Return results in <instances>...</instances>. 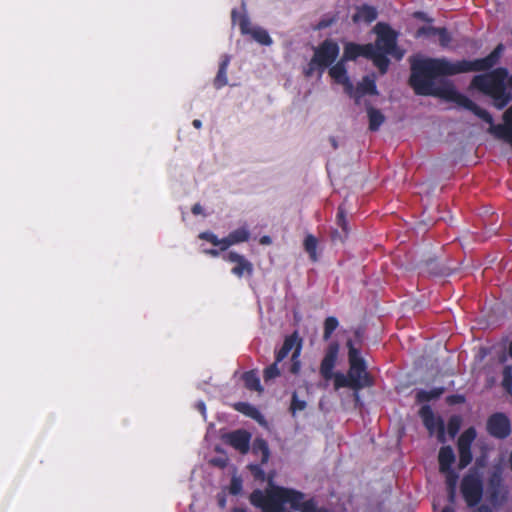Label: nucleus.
I'll use <instances>...</instances> for the list:
<instances>
[{
	"label": "nucleus",
	"instance_id": "f257e3e1",
	"mask_svg": "<svg viewBox=\"0 0 512 512\" xmlns=\"http://www.w3.org/2000/svg\"><path fill=\"white\" fill-rule=\"evenodd\" d=\"M503 44H498L486 57L475 60H458L451 62L446 58H423L411 62L409 85L416 95L435 96L471 111L475 116L488 124L493 123L492 115L478 106L466 95L457 91L454 84L445 81L436 86L434 79L441 76H454L461 73L488 71L500 60Z\"/></svg>",
	"mask_w": 512,
	"mask_h": 512
},
{
	"label": "nucleus",
	"instance_id": "f03ea898",
	"mask_svg": "<svg viewBox=\"0 0 512 512\" xmlns=\"http://www.w3.org/2000/svg\"><path fill=\"white\" fill-rule=\"evenodd\" d=\"M305 498L304 493L280 486L272 487L263 492L255 490L250 495L253 506L260 508L262 512H289L285 504H290L293 510H299Z\"/></svg>",
	"mask_w": 512,
	"mask_h": 512
},
{
	"label": "nucleus",
	"instance_id": "7ed1b4c3",
	"mask_svg": "<svg viewBox=\"0 0 512 512\" xmlns=\"http://www.w3.org/2000/svg\"><path fill=\"white\" fill-rule=\"evenodd\" d=\"M471 86L493 99L494 106L501 110L512 100V93L507 90L508 70L498 67L492 71L473 77Z\"/></svg>",
	"mask_w": 512,
	"mask_h": 512
},
{
	"label": "nucleus",
	"instance_id": "20e7f679",
	"mask_svg": "<svg viewBox=\"0 0 512 512\" xmlns=\"http://www.w3.org/2000/svg\"><path fill=\"white\" fill-rule=\"evenodd\" d=\"M340 48L339 45L331 40L325 39L316 48H314V54L303 69V74L306 78H311L315 72H318L319 77L322 76L325 69L330 67L339 56Z\"/></svg>",
	"mask_w": 512,
	"mask_h": 512
},
{
	"label": "nucleus",
	"instance_id": "39448f33",
	"mask_svg": "<svg viewBox=\"0 0 512 512\" xmlns=\"http://www.w3.org/2000/svg\"><path fill=\"white\" fill-rule=\"evenodd\" d=\"M339 353V344L336 341L329 343L325 355L320 364V374L325 380L334 378L335 389L351 388L356 391V386L351 382L350 377L342 373H333Z\"/></svg>",
	"mask_w": 512,
	"mask_h": 512
},
{
	"label": "nucleus",
	"instance_id": "423d86ee",
	"mask_svg": "<svg viewBox=\"0 0 512 512\" xmlns=\"http://www.w3.org/2000/svg\"><path fill=\"white\" fill-rule=\"evenodd\" d=\"M348 359H349V370L348 376L351 382L356 386V391L372 387L374 385L373 377L367 372V366L365 360L360 356V352L354 347L353 342L348 340Z\"/></svg>",
	"mask_w": 512,
	"mask_h": 512
},
{
	"label": "nucleus",
	"instance_id": "0eeeda50",
	"mask_svg": "<svg viewBox=\"0 0 512 512\" xmlns=\"http://www.w3.org/2000/svg\"><path fill=\"white\" fill-rule=\"evenodd\" d=\"M373 30L377 36L375 44H373L375 48L388 53L397 60H401L404 56V51L397 46L398 33L385 22H378Z\"/></svg>",
	"mask_w": 512,
	"mask_h": 512
},
{
	"label": "nucleus",
	"instance_id": "6e6552de",
	"mask_svg": "<svg viewBox=\"0 0 512 512\" xmlns=\"http://www.w3.org/2000/svg\"><path fill=\"white\" fill-rule=\"evenodd\" d=\"M462 497L468 507H476L483 497V481L477 472H469L460 483Z\"/></svg>",
	"mask_w": 512,
	"mask_h": 512
},
{
	"label": "nucleus",
	"instance_id": "1a4fd4ad",
	"mask_svg": "<svg viewBox=\"0 0 512 512\" xmlns=\"http://www.w3.org/2000/svg\"><path fill=\"white\" fill-rule=\"evenodd\" d=\"M487 492L492 504H501L506 500L507 491L503 483V468L494 465L487 480Z\"/></svg>",
	"mask_w": 512,
	"mask_h": 512
},
{
	"label": "nucleus",
	"instance_id": "9d476101",
	"mask_svg": "<svg viewBox=\"0 0 512 512\" xmlns=\"http://www.w3.org/2000/svg\"><path fill=\"white\" fill-rule=\"evenodd\" d=\"M232 22H238L242 34H250L255 41L261 45L270 46L273 41L269 33L263 28H250V20L245 14H241L237 9L231 12Z\"/></svg>",
	"mask_w": 512,
	"mask_h": 512
},
{
	"label": "nucleus",
	"instance_id": "9b49d317",
	"mask_svg": "<svg viewBox=\"0 0 512 512\" xmlns=\"http://www.w3.org/2000/svg\"><path fill=\"white\" fill-rule=\"evenodd\" d=\"M476 436L477 433L475 428L469 427L458 438L457 447L459 452V469H464L471 463L473 459L471 445Z\"/></svg>",
	"mask_w": 512,
	"mask_h": 512
},
{
	"label": "nucleus",
	"instance_id": "f8f14e48",
	"mask_svg": "<svg viewBox=\"0 0 512 512\" xmlns=\"http://www.w3.org/2000/svg\"><path fill=\"white\" fill-rule=\"evenodd\" d=\"M486 430L496 439H505L511 433L510 420L504 413H493L487 419Z\"/></svg>",
	"mask_w": 512,
	"mask_h": 512
},
{
	"label": "nucleus",
	"instance_id": "ddd939ff",
	"mask_svg": "<svg viewBox=\"0 0 512 512\" xmlns=\"http://www.w3.org/2000/svg\"><path fill=\"white\" fill-rule=\"evenodd\" d=\"M349 97L353 98L355 104H360V100L365 95L376 96L379 94L376 86V80L374 76L366 75L353 89L351 92H345Z\"/></svg>",
	"mask_w": 512,
	"mask_h": 512
},
{
	"label": "nucleus",
	"instance_id": "4468645a",
	"mask_svg": "<svg viewBox=\"0 0 512 512\" xmlns=\"http://www.w3.org/2000/svg\"><path fill=\"white\" fill-rule=\"evenodd\" d=\"M419 415L429 433L433 434L435 430H438L440 441H444V422L440 417L435 416L432 408L429 405H423L419 410Z\"/></svg>",
	"mask_w": 512,
	"mask_h": 512
},
{
	"label": "nucleus",
	"instance_id": "2eb2a0df",
	"mask_svg": "<svg viewBox=\"0 0 512 512\" xmlns=\"http://www.w3.org/2000/svg\"><path fill=\"white\" fill-rule=\"evenodd\" d=\"M250 441L251 434L244 429L232 431L225 436V442L241 454L248 453L250 449Z\"/></svg>",
	"mask_w": 512,
	"mask_h": 512
},
{
	"label": "nucleus",
	"instance_id": "dca6fc26",
	"mask_svg": "<svg viewBox=\"0 0 512 512\" xmlns=\"http://www.w3.org/2000/svg\"><path fill=\"white\" fill-rule=\"evenodd\" d=\"M346 60L343 57L335 64L333 63L329 68L330 77L337 83L341 84L344 88V92H351L353 89V83L351 82L346 68Z\"/></svg>",
	"mask_w": 512,
	"mask_h": 512
},
{
	"label": "nucleus",
	"instance_id": "f3484780",
	"mask_svg": "<svg viewBox=\"0 0 512 512\" xmlns=\"http://www.w3.org/2000/svg\"><path fill=\"white\" fill-rule=\"evenodd\" d=\"M224 260L235 263L236 265L232 268L231 272L235 276L241 278L244 274L252 275L253 273V264L247 260L243 255L238 254L237 252H229L224 257Z\"/></svg>",
	"mask_w": 512,
	"mask_h": 512
},
{
	"label": "nucleus",
	"instance_id": "a211bd4d",
	"mask_svg": "<svg viewBox=\"0 0 512 512\" xmlns=\"http://www.w3.org/2000/svg\"><path fill=\"white\" fill-rule=\"evenodd\" d=\"M374 45L372 43L368 44H357L354 42H348L344 46L343 51V60L346 61H355L359 57H364L366 59L371 56L372 49Z\"/></svg>",
	"mask_w": 512,
	"mask_h": 512
},
{
	"label": "nucleus",
	"instance_id": "6ab92c4d",
	"mask_svg": "<svg viewBox=\"0 0 512 512\" xmlns=\"http://www.w3.org/2000/svg\"><path fill=\"white\" fill-rule=\"evenodd\" d=\"M377 16L378 12L375 7L368 4H363L356 7V12L352 16V21L355 24L361 22L370 24L377 19Z\"/></svg>",
	"mask_w": 512,
	"mask_h": 512
},
{
	"label": "nucleus",
	"instance_id": "aec40b11",
	"mask_svg": "<svg viewBox=\"0 0 512 512\" xmlns=\"http://www.w3.org/2000/svg\"><path fill=\"white\" fill-rule=\"evenodd\" d=\"M365 108L369 122L368 129L371 132L378 131L386 120L385 115L379 109L374 108L370 102L365 103Z\"/></svg>",
	"mask_w": 512,
	"mask_h": 512
},
{
	"label": "nucleus",
	"instance_id": "412c9836",
	"mask_svg": "<svg viewBox=\"0 0 512 512\" xmlns=\"http://www.w3.org/2000/svg\"><path fill=\"white\" fill-rule=\"evenodd\" d=\"M298 343H300V345L302 346V340L298 337L297 332H294L292 335L287 336L284 339L282 347L276 352V362L283 361L288 356L292 349L295 350Z\"/></svg>",
	"mask_w": 512,
	"mask_h": 512
},
{
	"label": "nucleus",
	"instance_id": "4be33fe9",
	"mask_svg": "<svg viewBox=\"0 0 512 512\" xmlns=\"http://www.w3.org/2000/svg\"><path fill=\"white\" fill-rule=\"evenodd\" d=\"M439 470L445 472L452 470V465L455 462V454L451 446H443L438 454Z\"/></svg>",
	"mask_w": 512,
	"mask_h": 512
},
{
	"label": "nucleus",
	"instance_id": "5701e85b",
	"mask_svg": "<svg viewBox=\"0 0 512 512\" xmlns=\"http://www.w3.org/2000/svg\"><path fill=\"white\" fill-rule=\"evenodd\" d=\"M230 61H231V57L227 54H224L221 57V61L219 63V69H218V72H217V74L214 78V82H213L214 87L216 89H221L227 85V83H228L227 70H228Z\"/></svg>",
	"mask_w": 512,
	"mask_h": 512
},
{
	"label": "nucleus",
	"instance_id": "b1692460",
	"mask_svg": "<svg viewBox=\"0 0 512 512\" xmlns=\"http://www.w3.org/2000/svg\"><path fill=\"white\" fill-rule=\"evenodd\" d=\"M252 454L260 457L261 464H266L270 457V450L265 439L257 437L252 444Z\"/></svg>",
	"mask_w": 512,
	"mask_h": 512
},
{
	"label": "nucleus",
	"instance_id": "393cba45",
	"mask_svg": "<svg viewBox=\"0 0 512 512\" xmlns=\"http://www.w3.org/2000/svg\"><path fill=\"white\" fill-rule=\"evenodd\" d=\"M421 34L438 35L440 45L443 47L448 46V44L451 42V35L449 34L448 30L444 27H421L418 30V35Z\"/></svg>",
	"mask_w": 512,
	"mask_h": 512
},
{
	"label": "nucleus",
	"instance_id": "a878e982",
	"mask_svg": "<svg viewBox=\"0 0 512 512\" xmlns=\"http://www.w3.org/2000/svg\"><path fill=\"white\" fill-rule=\"evenodd\" d=\"M388 53H384L381 50H377L375 46L372 49L371 56H369V60H371L379 70L381 74H385L388 71L390 60L387 57Z\"/></svg>",
	"mask_w": 512,
	"mask_h": 512
},
{
	"label": "nucleus",
	"instance_id": "bb28decb",
	"mask_svg": "<svg viewBox=\"0 0 512 512\" xmlns=\"http://www.w3.org/2000/svg\"><path fill=\"white\" fill-rule=\"evenodd\" d=\"M241 379L246 389L262 393L264 391L256 370H249L242 374Z\"/></svg>",
	"mask_w": 512,
	"mask_h": 512
},
{
	"label": "nucleus",
	"instance_id": "cd10ccee",
	"mask_svg": "<svg viewBox=\"0 0 512 512\" xmlns=\"http://www.w3.org/2000/svg\"><path fill=\"white\" fill-rule=\"evenodd\" d=\"M444 392V387H435L429 391L421 389L416 392L415 398L418 403H427L440 398Z\"/></svg>",
	"mask_w": 512,
	"mask_h": 512
},
{
	"label": "nucleus",
	"instance_id": "c85d7f7f",
	"mask_svg": "<svg viewBox=\"0 0 512 512\" xmlns=\"http://www.w3.org/2000/svg\"><path fill=\"white\" fill-rule=\"evenodd\" d=\"M233 408L236 411H238V412L242 413L243 415L248 416L252 419H258L259 417H261L259 410L255 406H253L247 402H237V403L233 404Z\"/></svg>",
	"mask_w": 512,
	"mask_h": 512
},
{
	"label": "nucleus",
	"instance_id": "c756f323",
	"mask_svg": "<svg viewBox=\"0 0 512 512\" xmlns=\"http://www.w3.org/2000/svg\"><path fill=\"white\" fill-rule=\"evenodd\" d=\"M317 245L318 241L316 237L309 234L304 239V249L309 254L310 259L315 262L317 261Z\"/></svg>",
	"mask_w": 512,
	"mask_h": 512
},
{
	"label": "nucleus",
	"instance_id": "7c9ffc66",
	"mask_svg": "<svg viewBox=\"0 0 512 512\" xmlns=\"http://www.w3.org/2000/svg\"><path fill=\"white\" fill-rule=\"evenodd\" d=\"M491 130L494 134H496L498 138L504 139L508 143L512 141V126L504 123L497 126H492Z\"/></svg>",
	"mask_w": 512,
	"mask_h": 512
},
{
	"label": "nucleus",
	"instance_id": "2f4dec72",
	"mask_svg": "<svg viewBox=\"0 0 512 512\" xmlns=\"http://www.w3.org/2000/svg\"><path fill=\"white\" fill-rule=\"evenodd\" d=\"M339 321L334 316H329L324 321V331H323V340L328 341L333 332L338 328Z\"/></svg>",
	"mask_w": 512,
	"mask_h": 512
},
{
	"label": "nucleus",
	"instance_id": "473e14b6",
	"mask_svg": "<svg viewBox=\"0 0 512 512\" xmlns=\"http://www.w3.org/2000/svg\"><path fill=\"white\" fill-rule=\"evenodd\" d=\"M228 235H229L230 240L232 241L233 245H235L238 243L248 241V239L250 237V232L248 231V229L241 227V228H238V229L230 232Z\"/></svg>",
	"mask_w": 512,
	"mask_h": 512
},
{
	"label": "nucleus",
	"instance_id": "72a5a7b5",
	"mask_svg": "<svg viewBox=\"0 0 512 512\" xmlns=\"http://www.w3.org/2000/svg\"><path fill=\"white\" fill-rule=\"evenodd\" d=\"M300 352H301V345H300V343H298V345L295 348V350L293 351V354L291 357V364H290V368H289V371L291 374L297 375L300 372V369H301V362L299 359Z\"/></svg>",
	"mask_w": 512,
	"mask_h": 512
},
{
	"label": "nucleus",
	"instance_id": "f704fd0d",
	"mask_svg": "<svg viewBox=\"0 0 512 512\" xmlns=\"http://www.w3.org/2000/svg\"><path fill=\"white\" fill-rule=\"evenodd\" d=\"M279 362H274L263 370V379L266 383L280 376Z\"/></svg>",
	"mask_w": 512,
	"mask_h": 512
},
{
	"label": "nucleus",
	"instance_id": "c9c22d12",
	"mask_svg": "<svg viewBox=\"0 0 512 512\" xmlns=\"http://www.w3.org/2000/svg\"><path fill=\"white\" fill-rule=\"evenodd\" d=\"M306 406V401L299 399L297 393L293 392L290 404L291 413L295 415L297 412L303 411L306 408Z\"/></svg>",
	"mask_w": 512,
	"mask_h": 512
},
{
	"label": "nucleus",
	"instance_id": "e433bc0d",
	"mask_svg": "<svg viewBox=\"0 0 512 512\" xmlns=\"http://www.w3.org/2000/svg\"><path fill=\"white\" fill-rule=\"evenodd\" d=\"M502 386L503 388L508 391V392H511L512 390V367L511 366H505L503 368V372H502Z\"/></svg>",
	"mask_w": 512,
	"mask_h": 512
},
{
	"label": "nucleus",
	"instance_id": "4c0bfd02",
	"mask_svg": "<svg viewBox=\"0 0 512 512\" xmlns=\"http://www.w3.org/2000/svg\"><path fill=\"white\" fill-rule=\"evenodd\" d=\"M262 465L263 464H261V462L259 464H249L248 465L249 471L251 472V474L253 475V477L256 480H260V481L265 480V472L261 467Z\"/></svg>",
	"mask_w": 512,
	"mask_h": 512
},
{
	"label": "nucleus",
	"instance_id": "58836bf2",
	"mask_svg": "<svg viewBox=\"0 0 512 512\" xmlns=\"http://www.w3.org/2000/svg\"><path fill=\"white\" fill-rule=\"evenodd\" d=\"M320 510L321 507H318L316 501L312 498L309 500L304 499L299 509L301 512H320Z\"/></svg>",
	"mask_w": 512,
	"mask_h": 512
},
{
	"label": "nucleus",
	"instance_id": "ea45409f",
	"mask_svg": "<svg viewBox=\"0 0 512 512\" xmlns=\"http://www.w3.org/2000/svg\"><path fill=\"white\" fill-rule=\"evenodd\" d=\"M460 425H461V418L459 416L450 417V419L448 421V432L452 437H454L458 433V431L460 429Z\"/></svg>",
	"mask_w": 512,
	"mask_h": 512
},
{
	"label": "nucleus",
	"instance_id": "a19ab883",
	"mask_svg": "<svg viewBox=\"0 0 512 512\" xmlns=\"http://www.w3.org/2000/svg\"><path fill=\"white\" fill-rule=\"evenodd\" d=\"M337 224L342 228V230L344 232H347V219H346V210L345 208L343 207V205H340L338 207V211H337Z\"/></svg>",
	"mask_w": 512,
	"mask_h": 512
},
{
	"label": "nucleus",
	"instance_id": "79ce46f5",
	"mask_svg": "<svg viewBox=\"0 0 512 512\" xmlns=\"http://www.w3.org/2000/svg\"><path fill=\"white\" fill-rule=\"evenodd\" d=\"M443 473L446 474L447 489H456L457 481H458L457 473L453 469L449 470V471H445Z\"/></svg>",
	"mask_w": 512,
	"mask_h": 512
},
{
	"label": "nucleus",
	"instance_id": "37998d69",
	"mask_svg": "<svg viewBox=\"0 0 512 512\" xmlns=\"http://www.w3.org/2000/svg\"><path fill=\"white\" fill-rule=\"evenodd\" d=\"M198 237L202 240L208 241L209 243H211L214 246H218L219 238L217 237V235H215L214 233H212L210 231L201 232Z\"/></svg>",
	"mask_w": 512,
	"mask_h": 512
},
{
	"label": "nucleus",
	"instance_id": "c03bdc74",
	"mask_svg": "<svg viewBox=\"0 0 512 512\" xmlns=\"http://www.w3.org/2000/svg\"><path fill=\"white\" fill-rule=\"evenodd\" d=\"M466 398L462 394H452L446 397V403L450 406L465 403Z\"/></svg>",
	"mask_w": 512,
	"mask_h": 512
},
{
	"label": "nucleus",
	"instance_id": "a18cd8bd",
	"mask_svg": "<svg viewBox=\"0 0 512 512\" xmlns=\"http://www.w3.org/2000/svg\"><path fill=\"white\" fill-rule=\"evenodd\" d=\"M425 266L427 272L433 274V275H439L442 274V271L439 269H436V261L435 259L431 258L425 261Z\"/></svg>",
	"mask_w": 512,
	"mask_h": 512
},
{
	"label": "nucleus",
	"instance_id": "49530a36",
	"mask_svg": "<svg viewBox=\"0 0 512 512\" xmlns=\"http://www.w3.org/2000/svg\"><path fill=\"white\" fill-rule=\"evenodd\" d=\"M241 490H242L241 480L238 478H233L231 480V484H230V493L233 495H237L240 493Z\"/></svg>",
	"mask_w": 512,
	"mask_h": 512
},
{
	"label": "nucleus",
	"instance_id": "de8ad7c7",
	"mask_svg": "<svg viewBox=\"0 0 512 512\" xmlns=\"http://www.w3.org/2000/svg\"><path fill=\"white\" fill-rule=\"evenodd\" d=\"M233 243L232 241L230 240V237L229 235L222 238V239H218V246L220 247L219 249L221 251H225L227 250L230 246H232Z\"/></svg>",
	"mask_w": 512,
	"mask_h": 512
},
{
	"label": "nucleus",
	"instance_id": "09e8293b",
	"mask_svg": "<svg viewBox=\"0 0 512 512\" xmlns=\"http://www.w3.org/2000/svg\"><path fill=\"white\" fill-rule=\"evenodd\" d=\"M503 121L505 124L512 126V105L504 112Z\"/></svg>",
	"mask_w": 512,
	"mask_h": 512
},
{
	"label": "nucleus",
	"instance_id": "8fccbe9b",
	"mask_svg": "<svg viewBox=\"0 0 512 512\" xmlns=\"http://www.w3.org/2000/svg\"><path fill=\"white\" fill-rule=\"evenodd\" d=\"M333 22H334V19H332V18L331 19H322L318 22L316 28L318 30L325 29V28L331 26Z\"/></svg>",
	"mask_w": 512,
	"mask_h": 512
},
{
	"label": "nucleus",
	"instance_id": "3c124183",
	"mask_svg": "<svg viewBox=\"0 0 512 512\" xmlns=\"http://www.w3.org/2000/svg\"><path fill=\"white\" fill-rule=\"evenodd\" d=\"M447 497L449 503L454 504L456 499V489H447Z\"/></svg>",
	"mask_w": 512,
	"mask_h": 512
},
{
	"label": "nucleus",
	"instance_id": "603ef678",
	"mask_svg": "<svg viewBox=\"0 0 512 512\" xmlns=\"http://www.w3.org/2000/svg\"><path fill=\"white\" fill-rule=\"evenodd\" d=\"M203 252L206 255H209L211 257L216 258V257H218L220 255L221 250L220 249H213V248H211V249H205Z\"/></svg>",
	"mask_w": 512,
	"mask_h": 512
},
{
	"label": "nucleus",
	"instance_id": "864d4df0",
	"mask_svg": "<svg viewBox=\"0 0 512 512\" xmlns=\"http://www.w3.org/2000/svg\"><path fill=\"white\" fill-rule=\"evenodd\" d=\"M191 212L194 214V215H200L202 214L203 212V208L202 206L199 204V203H196L192 206L191 208Z\"/></svg>",
	"mask_w": 512,
	"mask_h": 512
},
{
	"label": "nucleus",
	"instance_id": "5fc2aeb1",
	"mask_svg": "<svg viewBox=\"0 0 512 512\" xmlns=\"http://www.w3.org/2000/svg\"><path fill=\"white\" fill-rule=\"evenodd\" d=\"M473 512H492L491 508L487 505H480Z\"/></svg>",
	"mask_w": 512,
	"mask_h": 512
},
{
	"label": "nucleus",
	"instance_id": "6e6d98bb",
	"mask_svg": "<svg viewBox=\"0 0 512 512\" xmlns=\"http://www.w3.org/2000/svg\"><path fill=\"white\" fill-rule=\"evenodd\" d=\"M197 408H198V410H199L203 415H205V412H206V406H205V403H204V402H199V403H197Z\"/></svg>",
	"mask_w": 512,
	"mask_h": 512
},
{
	"label": "nucleus",
	"instance_id": "4d7b16f0",
	"mask_svg": "<svg viewBox=\"0 0 512 512\" xmlns=\"http://www.w3.org/2000/svg\"><path fill=\"white\" fill-rule=\"evenodd\" d=\"M329 141H330V143H331V145H332L333 149H337V148H338V143H337V140H336V138H335V137L331 136V137L329 138Z\"/></svg>",
	"mask_w": 512,
	"mask_h": 512
},
{
	"label": "nucleus",
	"instance_id": "13d9d810",
	"mask_svg": "<svg viewBox=\"0 0 512 512\" xmlns=\"http://www.w3.org/2000/svg\"><path fill=\"white\" fill-rule=\"evenodd\" d=\"M260 243L261 244H270L271 243V238L269 236H263L260 239Z\"/></svg>",
	"mask_w": 512,
	"mask_h": 512
},
{
	"label": "nucleus",
	"instance_id": "bf43d9fd",
	"mask_svg": "<svg viewBox=\"0 0 512 512\" xmlns=\"http://www.w3.org/2000/svg\"><path fill=\"white\" fill-rule=\"evenodd\" d=\"M192 124H193V126H194L196 129H199V128H201V126H202V122H201V120H199V119H194V120H193V122H192Z\"/></svg>",
	"mask_w": 512,
	"mask_h": 512
},
{
	"label": "nucleus",
	"instance_id": "052dcab7",
	"mask_svg": "<svg viewBox=\"0 0 512 512\" xmlns=\"http://www.w3.org/2000/svg\"><path fill=\"white\" fill-rule=\"evenodd\" d=\"M441 512H455V509L452 506H445Z\"/></svg>",
	"mask_w": 512,
	"mask_h": 512
},
{
	"label": "nucleus",
	"instance_id": "680f3d73",
	"mask_svg": "<svg viewBox=\"0 0 512 512\" xmlns=\"http://www.w3.org/2000/svg\"><path fill=\"white\" fill-rule=\"evenodd\" d=\"M213 463H215L216 465H218L220 467H224L226 464L224 460H214Z\"/></svg>",
	"mask_w": 512,
	"mask_h": 512
},
{
	"label": "nucleus",
	"instance_id": "e2e57ef3",
	"mask_svg": "<svg viewBox=\"0 0 512 512\" xmlns=\"http://www.w3.org/2000/svg\"><path fill=\"white\" fill-rule=\"evenodd\" d=\"M232 512H246V510L244 508L236 507Z\"/></svg>",
	"mask_w": 512,
	"mask_h": 512
},
{
	"label": "nucleus",
	"instance_id": "0e129e2a",
	"mask_svg": "<svg viewBox=\"0 0 512 512\" xmlns=\"http://www.w3.org/2000/svg\"><path fill=\"white\" fill-rule=\"evenodd\" d=\"M509 466H510V469L512 470V450H511V453L509 455Z\"/></svg>",
	"mask_w": 512,
	"mask_h": 512
},
{
	"label": "nucleus",
	"instance_id": "69168bd1",
	"mask_svg": "<svg viewBox=\"0 0 512 512\" xmlns=\"http://www.w3.org/2000/svg\"><path fill=\"white\" fill-rule=\"evenodd\" d=\"M508 86L512 88V75L510 77L508 76Z\"/></svg>",
	"mask_w": 512,
	"mask_h": 512
}]
</instances>
